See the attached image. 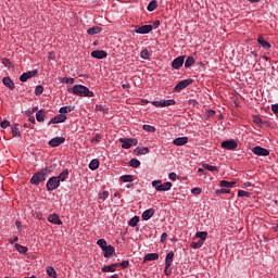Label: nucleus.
<instances>
[{"label":"nucleus","instance_id":"1","mask_svg":"<svg viewBox=\"0 0 278 278\" xmlns=\"http://www.w3.org/2000/svg\"><path fill=\"white\" fill-rule=\"evenodd\" d=\"M72 92L77 97H94V92L90 91V89H88V87L84 85H74L72 88Z\"/></svg>","mask_w":278,"mask_h":278},{"label":"nucleus","instance_id":"2","mask_svg":"<svg viewBox=\"0 0 278 278\" xmlns=\"http://www.w3.org/2000/svg\"><path fill=\"white\" fill-rule=\"evenodd\" d=\"M47 172H51V167H46L45 169H41L40 172H37L33 175L30 178V184L33 186H38L39 184H42L47 179Z\"/></svg>","mask_w":278,"mask_h":278},{"label":"nucleus","instance_id":"3","mask_svg":"<svg viewBox=\"0 0 278 278\" xmlns=\"http://www.w3.org/2000/svg\"><path fill=\"white\" fill-rule=\"evenodd\" d=\"M152 186L157 190V192H166L173 188V182L167 181L162 184V180H153Z\"/></svg>","mask_w":278,"mask_h":278},{"label":"nucleus","instance_id":"4","mask_svg":"<svg viewBox=\"0 0 278 278\" xmlns=\"http://www.w3.org/2000/svg\"><path fill=\"white\" fill-rule=\"evenodd\" d=\"M46 188L48 192H53V190H58L60 188V178L51 177L46 184Z\"/></svg>","mask_w":278,"mask_h":278},{"label":"nucleus","instance_id":"5","mask_svg":"<svg viewBox=\"0 0 278 278\" xmlns=\"http://www.w3.org/2000/svg\"><path fill=\"white\" fill-rule=\"evenodd\" d=\"M220 147L222 149H226V151H236V149H238V141L229 139L222 142Z\"/></svg>","mask_w":278,"mask_h":278},{"label":"nucleus","instance_id":"6","mask_svg":"<svg viewBox=\"0 0 278 278\" xmlns=\"http://www.w3.org/2000/svg\"><path fill=\"white\" fill-rule=\"evenodd\" d=\"M175 100L170 99V100H161V101H152V105H154V108H168L170 105H175Z\"/></svg>","mask_w":278,"mask_h":278},{"label":"nucleus","instance_id":"7","mask_svg":"<svg viewBox=\"0 0 278 278\" xmlns=\"http://www.w3.org/2000/svg\"><path fill=\"white\" fill-rule=\"evenodd\" d=\"M252 153H254V155H258V156H263L266 157L267 155H270V151H268V149L256 146L252 149Z\"/></svg>","mask_w":278,"mask_h":278},{"label":"nucleus","instance_id":"8","mask_svg":"<svg viewBox=\"0 0 278 278\" xmlns=\"http://www.w3.org/2000/svg\"><path fill=\"white\" fill-rule=\"evenodd\" d=\"M192 84V79L188 78L185 80H180L174 88L175 92H181L185 88H188Z\"/></svg>","mask_w":278,"mask_h":278},{"label":"nucleus","instance_id":"9","mask_svg":"<svg viewBox=\"0 0 278 278\" xmlns=\"http://www.w3.org/2000/svg\"><path fill=\"white\" fill-rule=\"evenodd\" d=\"M136 34H151L153 31V25H142V26H136L135 29Z\"/></svg>","mask_w":278,"mask_h":278},{"label":"nucleus","instance_id":"10","mask_svg":"<svg viewBox=\"0 0 278 278\" xmlns=\"http://www.w3.org/2000/svg\"><path fill=\"white\" fill-rule=\"evenodd\" d=\"M184 62H186V55L178 56L172 62V67H174L175 71H179V68L184 66Z\"/></svg>","mask_w":278,"mask_h":278},{"label":"nucleus","instance_id":"11","mask_svg":"<svg viewBox=\"0 0 278 278\" xmlns=\"http://www.w3.org/2000/svg\"><path fill=\"white\" fill-rule=\"evenodd\" d=\"M38 75V70H33L26 73H23L20 76V81L25 83L27 79H31V77H36Z\"/></svg>","mask_w":278,"mask_h":278},{"label":"nucleus","instance_id":"12","mask_svg":"<svg viewBox=\"0 0 278 278\" xmlns=\"http://www.w3.org/2000/svg\"><path fill=\"white\" fill-rule=\"evenodd\" d=\"M91 58H94L96 60H104V58H108V52L105 50H93L91 52Z\"/></svg>","mask_w":278,"mask_h":278},{"label":"nucleus","instance_id":"13","mask_svg":"<svg viewBox=\"0 0 278 278\" xmlns=\"http://www.w3.org/2000/svg\"><path fill=\"white\" fill-rule=\"evenodd\" d=\"M66 139L64 137H54L49 141L50 147H60V144H64Z\"/></svg>","mask_w":278,"mask_h":278},{"label":"nucleus","instance_id":"14","mask_svg":"<svg viewBox=\"0 0 278 278\" xmlns=\"http://www.w3.org/2000/svg\"><path fill=\"white\" fill-rule=\"evenodd\" d=\"M66 121V115L65 114H59L56 116H54L49 123L48 125H55L58 123H64Z\"/></svg>","mask_w":278,"mask_h":278},{"label":"nucleus","instance_id":"15","mask_svg":"<svg viewBox=\"0 0 278 278\" xmlns=\"http://www.w3.org/2000/svg\"><path fill=\"white\" fill-rule=\"evenodd\" d=\"M173 144L175 147H184V144H188V137H178L173 140Z\"/></svg>","mask_w":278,"mask_h":278},{"label":"nucleus","instance_id":"16","mask_svg":"<svg viewBox=\"0 0 278 278\" xmlns=\"http://www.w3.org/2000/svg\"><path fill=\"white\" fill-rule=\"evenodd\" d=\"M2 84L7 88H9V90H14V88H15L14 81L12 80V78H10L8 76L2 78Z\"/></svg>","mask_w":278,"mask_h":278},{"label":"nucleus","instance_id":"17","mask_svg":"<svg viewBox=\"0 0 278 278\" xmlns=\"http://www.w3.org/2000/svg\"><path fill=\"white\" fill-rule=\"evenodd\" d=\"M102 251H103L104 257L108 258V257H112V255H114L116 250L112 245H106Z\"/></svg>","mask_w":278,"mask_h":278},{"label":"nucleus","instance_id":"18","mask_svg":"<svg viewBox=\"0 0 278 278\" xmlns=\"http://www.w3.org/2000/svg\"><path fill=\"white\" fill-rule=\"evenodd\" d=\"M49 223H52V225H62V220L60 219V216L58 214H51L48 216Z\"/></svg>","mask_w":278,"mask_h":278},{"label":"nucleus","instance_id":"19","mask_svg":"<svg viewBox=\"0 0 278 278\" xmlns=\"http://www.w3.org/2000/svg\"><path fill=\"white\" fill-rule=\"evenodd\" d=\"M45 116H47V111H45V109L36 112V121L38 123H45Z\"/></svg>","mask_w":278,"mask_h":278},{"label":"nucleus","instance_id":"20","mask_svg":"<svg viewBox=\"0 0 278 278\" xmlns=\"http://www.w3.org/2000/svg\"><path fill=\"white\" fill-rule=\"evenodd\" d=\"M154 214H155V208H149L142 213V218L144 220H150V218H153Z\"/></svg>","mask_w":278,"mask_h":278},{"label":"nucleus","instance_id":"21","mask_svg":"<svg viewBox=\"0 0 278 278\" xmlns=\"http://www.w3.org/2000/svg\"><path fill=\"white\" fill-rule=\"evenodd\" d=\"M116 268H118L116 263H113L102 267V273H116Z\"/></svg>","mask_w":278,"mask_h":278},{"label":"nucleus","instance_id":"22","mask_svg":"<svg viewBox=\"0 0 278 278\" xmlns=\"http://www.w3.org/2000/svg\"><path fill=\"white\" fill-rule=\"evenodd\" d=\"M155 260H160V254L157 253H149L144 256L143 262H153Z\"/></svg>","mask_w":278,"mask_h":278},{"label":"nucleus","instance_id":"23","mask_svg":"<svg viewBox=\"0 0 278 278\" xmlns=\"http://www.w3.org/2000/svg\"><path fill=\"white\" fill-rule=\"evenodd\" d=\"M257 42H258V45H261V47H263V49H266L267 51H268V49H270V42L264 40V37L258 36Z\"/></svg>","mask_w":278,"mask_h":278},{"label":"nucleus","instance_id":"24","mask_svg":"<svg viewBox=\"0 0 278 278\" xmlns=\"http://www.w3.org/2000/svg\"><path fill=\"white\" fill-rule=\"evenodd\" d=\"M173 257H175V253L173 252L167 253L165 258V266H167V268H170V266H173Z\"/></svg>","mask_w":278,"mask_h":278},{"label":"nucleus","instance_id":"25","mask_svg":"<svg viewBox=\"0 0 278 278\" xmlns=\"http://www.w3.org/2000/svg\"><path fill=\"white\" fill-rule=\"evenodd\" d=\"M87 34H89V36H94L97 34H101V27L99 26H93L87 29Z\"/></svg>","mask_w":278,"mask_h":278},{"label":"nucleus","instance_id":"26","mask_svg":"<svg viewBox=\"0 0 278 278\" xmlns=\"http://www.w3.org/2000/svg\"><path fill=\"white\" fill-rule=\"evenodd\" d=\"M119 181H123V184H130L131 181H134V176L132 175L121 176Z\"/></svg>","mask_w":278,"mask_h":278},{"label":"nucleus","instance_id":"27","mask_svg":"<svg viewBox=\"0 0 278 278\" xmlns=\"http://www.w3.org/2000/svg\"><path fill=\"white\" fill-rule=\"evenodd\" d=\"M59 181H66L68 179V169H64L59 176H56Z\"/></svg>","mask_w":278,"mask_h":278},{"label":"nucleus","instance_id":"28","mask_svg":"<svg viewBox=\"0 0 278 278\" xmlns=\"http://www.w3.org/2000/svg\"><path fill=\"white\" fill-rule=\"evenodd\" d=\"M194 56H188L185 61V68H190L191 66H194Z\"/></svg>","mask_w":278,"mask_h":278},{"label":"nucleus","instance_id":"29","mask_svg":"<svg viewBox=\"0 0 278 278\" xmlns=\"http://www.w3.org/2000/svg\"><path fill=\"white\" fill-rule=\"evenodd\" d=\"M119 142H122V149H131L129 139L121 138Z\"/></svg>","mask_w":278,"mask_h":278},{"label":"nucleus","instance_id":"30","mask_svg":"<svg viewBox=\"0 0 278 278\" xmlns=\"http://www.w3.org/2000/svg\"><path fill=\"white\" fill-rule=\"evenodd\" d=\"M11 131H12V136L13 138H21V130H18V124H15L12 128H11Z\"/></svg>","mask_w":278,"mask_h":278},{"label":"nucleus","instance_id":"31","mask_svg":"<svg viewBox=\"0 0 278 278\" xmlns=\"http://www.w3.org/2000/svg\"><path fill=\"white\" fill-rule=\"evenodd\" d=\"M148 12H153L154 10H157V1L152 0L147 8Z\"/></svg>","mask_w":278,"mask_h":278},{"label":"nucleus","instance_id":"32","mask_svg":"<svg viewBox=\"0 0 278 278\" xmlns=\"http://www.w3.org/2000/svg\"><path fill=\"white\" fill-rule=\"evenodd\" d=\"M195 238H200L202 242H205V240L207 239V231H198L195 233Z\"/></svg>","mask_w":278,"mask_h":278},{"label":"nucleus","instance_id":"33","mask_svg":"<svg viewBox=\"0 0 278 278\" xmlns=\"http://www.w3.org/2000/svg\"><path fill=\"white\" fill-rule=\"evenodd\" d=\"M202 167L205 168V170H210L211 173L218 170V167H216L214 165H210L207 163H203Z\"/></svg>","mask_w":278,"mask_h":278},{"label":"nucleus","instance_id":"34","mask_svg":"<svg viewBox=\"0 0 278 278\" xmlns=\"http://www.w3.org/2000/svg\"><path fill=\"white\" fill-rule=\"evenodd\" d=\"M47 275H48V277H51V278H58V273L55 271V268H53V267H48Z\"/></svg>","mask_w":278,"mask_h":278},{"label":"nucleus","instance_id":"35","mask_svg":"<svg viewBox=\"0 0 278 278\" xmlns=\"http://www.w3.org/2000/svg\"><path fill=\"white\" fill-rule=\"evenodd\" d=\"M75 110V106H62L59 112L60 114H68V112H73Z\"/></svg>","mask_w":278,"mask_h":278},{"label":"nucleus","instance_id":"36","mask_svg":"<svg viewBox=\"0 0 278 278\" xmlns=\"http://www.w3.org/2000/svg\"><path fill=\"white\" fill-rule=\"evenodd\" d=\"M89 168H90V170H97V168H99V160L93 159V160L89 163Z\"/></svg>","mask_w":278,"mask_h":278},{"label":"nucleus","instance_id":"37","mask_svg":"<svg viewBox=\"0 0 278 278\" xmlns=\"http://www.w3.org/2000/svg\"><path fill=\"white\" fill-rule=\"evenodd\" d=\"M138 223H140V217L138 216H134L132 218H130V220L128 222V225L130 227H136L138 225Z\"/></svg>","mask_w":278,"mask_h":278},{"label":"nucleus","instance_id":"38","mask_svg":"<svg viewBox=\"0 0 278 278\" xmlns=\"http://www.w3.org/2000/svg\"><path fill=\"white\" fill-rule=\"evenodd\" d=\"M15 249L18 253H23V254L27 253L28 251L27 247L21 245L18 243H15Z\"/></svg>","mask_w":278,"mask_h":278},{"label":"nucleus","instance_id":"39","mask_svg":"<svg viewBox=\"0 0 278 278\" xmlns=\"http://www.w3.org/2000/svg\"><path fill=\"white\" fill-rule=\"evenodd\" d=\"M140 58L142 60H150L151 53L149 52V50L144 49L140 52Z\"/></svg>","mask_w":278,"mask_h":278},{"label":"nucleus","instance_id":"40","mask_svg":"<svg viewBox=\"0 0 278 278\" xmlns=\"http://www.w3.org/2000/svg\"><path fill=\"white\" fill-rule=\"evenodd\" d=\"M97 244L103 251L108 247V241H105V239H99L97 241Z\"/></svg>","mask_w":278,"mask_h":278},{"label":"nucleus","instance_id":"41","mask_svg":"<svg viewBox=\"0 0 278 278\" xmlns=\"http://www.w3.org/2000/svg\"><path fill=\"white\" fill-rule=\"evenodd\" d=\"M129 166H131V168H138V166H140V161L138 159H131Z\"/></svg>","mask_w":278,"mask_h":278},{"label":"nucleus","instance_id":"42","mask_svg":"<svg viewBox=\"0 0 278 278\" xmlns=\"http://www.w3.org/2000/svg\"><path fill=\"white\" fill-rule=\"evenodd\" d=\"M42 92H45V87H42L41 85H38V86L35 88V94H36V97H40V94H42Z\"/></svg>","mask_w":278,"mask_h":278},{"label":"nucleus","instance_id":"43","mask_svg":"<svg viewBox=\"0 0 278 278\" xmlns=\"http://www.w3.org/2000/svg\"><path fill=\"white\" fill-rule=\"evenodd\" d=\"M142 129H144V131H149L150 134H155V128L151 125H143Z\"/></svg>","mask_w":278,"mask_h":278},{"label":"nucleus","instance_id":"44","mask_svg":"<svg viewBox=\"0 0 278 278\" xmlns=\"http://www.w3.org/2000/svg\"><path fill=\"white\" fill-rule=\"evenodd\" d=\"M115 266L122 267V268H128L129 267V261H123L122 263H115Z\"/></svg>","mask_w":278,"mask_h":278},{"label":"nucleus","instance_id":"45","mask_svg":"<svg viewBox=\"0 0 278 278\" xmlns=\"http://www.w3.org/2000/svg\"><path fill=\"white\" fill-rule=\"evenodd\" d=\"M108 197H110V192H108V191H102L98 194V198L101 199L102 201H105V199H108Z\"/></svg>","mask_w":278,"mask_h":278},{"label":"nucleus","instance_id":"46","mask_svg":"<svg viewBox=\"0 0 278 278\" xmlns=\"http://www.w3.org/2000/svg\"><path fill=\"white\" fill-rule=\"evenodd\" d=\"M192 249H201L203 247V240H199V242L191 243Z\"/></svg>","mask_w":278,"mask_h":278},{"label":"nucleus","instance_id":"47","mask_svg":"<svg viewBox=\"0 0 278 278\" xmlns=\"http://www.w3.org/2000/svg\"><path fill=\"white\" fill-rule=\"evenodd\" d=\"M253 123H255V125H264V121L257 115L253 117Z\"/></svg>","mask_w":278,"mask_h":278},{"label":"nucleus","instance_id":"48","mask_svg":"<svg viewBox=\"0 0 278 278\" xmlns=\"http://www.w3.org/2000/svg\"><path fill=\"white\" fill-rule=\"evenodd\" d=\"M147 153H149V148L147 147L139 148L138 150L139 155H147Z\"/></svg>","mask_w":278,"mask_h":278},{"label":"nucleus","instance_id":"49","mask_svg":"<svg viewBox=\"0 0 278 278\" xmlns=\"http://www.w3.org/2000/svg\"><path fill=\"white\" fill-rule=\"evenodd\" d=\"M2 64L3 66H7V68H11L12 67V61H10V59H2Z\"/></svg>","mask_w":278,"mask_h":278},{"label":"nucleus","instance_id":"50","mask_svg":"<svg viewBox=\"0 0 278 278\" xmlns=\"http://www.w3.org/2000/svg\"><path fill=\"white\" fill-rule=\"evenodd\" d=\"M62 84H75V78L64 77L61 79Z\"/></svg>","mask_w":278,"mask_h":278},{"label":"nucleus","instance_id":"51","mask_svg":"<svg viewBox=\"0 0 278 278\" xmlns=\"http://www.w3.org/2000/svg\"><path fill=\"white\" fill-rule=\"evenodd\" d=\"M238 197H247V198H249V197H251V192L244 191V190H239L238 191Z\"/></svg>","mask_w":278,"mask_h":278},{"label":"nucleus","instance_id":"52","mask_svg":"<svg viewBox=\"0 0 278 278\" xmlns=\"http://www.w3.org/2000/svg\"><path fill=\"white\" fill-rule=\"evenodd\" d=\"M219 186L222 188H231V182L227 181V180H222Z\"/></svg>","mask_w":278,"mask_h":278},{"label":"nucleus","instance_id":"53","mask_svg":"<svg viewBox=\"0 0 278 278\" xmlns=\"http://www.w3.org/2000/svg\"><path fill=\"white\" fill-rule=\"evenodd\" d=\"M0 126L2 129H8V127H10V121L8 119L2 121Z\"/></svg>","mask_w":278,"mask_h":278},{"label":"nucleus","instance_id":"54","mask_svg":"<svg viewBox=\"0 0 278 278\" xmlns=\"http://www.w3.org/2000/svg\"><path fill=\"white\" fill-rule=\"evenodd\" d=\"M96 110H97L98 112H103V113L108 112V109H105V106H103V105H101V104H97V105H96Z\"/></svg>","mask_w":278,"mask_h":278},{"label":"nucleus","instance_id":"55","mask_svg":"<svg viewBox=\"0 0 278 278\" xmlns=\"http://www.w3.org/2000/svg\"><path fill=\"white\" fill-rule=\"evenodd\" d=\"M103 138V136L97 134L92 139L91 142H101V139Z\"/></svg>","mask_w":278,"mask_h":278},{"label":"nucleus","instance_id":"56","mask_svg":"<svg viewBox=\"0 0 278 278\" xmlns=\"http://www.w3.org/2000/svg\"><path fill=\"white\" fill-rule=\"evenodd\" d=\"M128 141L130 142V147H137L138 146V139H136V138H130V139H128Z\"/></svg>","mask_w":278,"mask_h":278},{"label":"nucleus","instance_id":"57","mask_svg":"<svg viewBox=\"0 0 278 278\" xmlns=\"http://www.w3.org/2000/svg\"><path fill=\"white\" fill-rule=\"evenodd\" d=\"M191 193L197 194V195L201 194V188L195 187V188L191 189Z\"/></svg>","mask_w":278,"mask_h":278},{"label":"nucleus","instance_id":"58","mask_svg":"<svg viewBox=\"0 0 278 278\" xmlns=\"http://www.w3.org/2000/svg\"><path fill=\"white\" fill-rule=\"evenodd\" d=\"M230 191L228 189H219L216 191V194H227L229 193Z\"/></svg>","mask_w":278,"mask_h":278},{"label":"nucleus","instance_id":"59","mask_svg":"<svg viewBox=\"0 0 278 278\" xmlns=\"http://www.w3.org/2000/svg\"><path fill=\"white\" fill-rule=\"evenodd\" d=\"M169 179H170L172 181H177V174L170 173V174H169Z\"/></svg>","mask_w":278,"mask_h":278},{"label":"nucleus","instance_id":"60","mask_svg":"<svg viewBox=\"0 0 278 278\" xmlns=\"http://www.w3.org/2000/svg\"><path fill=\"white\" fill-rule=\"evenodd\" d=\"M166 238H168V235L166 232H163L161 235V242H166Z\"/></svg>","mask_w":278,"mask_h":278},{"label":"nucleus","instance_id":"61","mask_svg":"<svg viewBox=\"0 0 278 278\" xmlns=\"http://www.w3.org/2000/svg\"><path fill=\"white\" fill-rule=\"evenodd\" d=\"M271 111L274 112V114H278V104H273Z\"/></svg>","mask_w":278,"mask_h":278},{"label":"nucleus","instance_id":"62","mask_svg":"<svg viewBox=\"0 0 278 278\" xmlns=\"http://www.w3.org/2000/svg\"><path fill=\"white\" fill-rule=\"evenodd\" d=\"M10 244H14V242H18V238L15 236L9 240Z\"/></svg>","mask_w":278,"mask_h":278},{"label":"nucleus","instance_id":"63","mask_svg":"<svg viewBox=\"0 0 278 278\" xmlns=\"http://www.w3.org/2000/svg\"><path fill=\"white\" fill-rule=\"evenodd\" d=\"M165 275H170L172 270L170 267H167V265H165V269H164Z\"/></svg>","mask_w":278,"mask_h":278},{"label":"nucleus","instance_id":"64","mask_svg":"<svg viewBox=\"0 0 278 278\" xmlns=\"http://www.w3.org/2000/svg\"><path fill=\"white\" fill-rule=\"evenodd\" d=\"M25 115L28 116V117H31V116H34V111L33 110L25 111Z\"/></svg>","mask_w":278,"mask_h":278}]
</instances>
